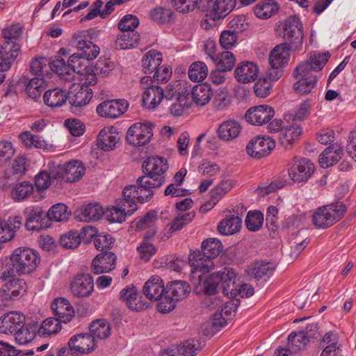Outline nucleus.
<instances>
[{
    "label": "nucleus",
    "mask_w": 356,
    "mask_h": 356,
    "mask_svg": "<svg viewBox=\"0 0 356 356\" xmlns=\"http://www.w3.org/2000/svg\"><path fill=\"white\" fill-rule=\"evenodd\" d=\"M220 290L231 298L238 295L242 298H249L254 294V288L251 285H236V274L232 269L227 268L209 275L204 280L200 277V282L195 289L197 293H204L209 296L217 293Z\"/></svg>",
    "instance_id": "obj_1"
},
{
    "label": "nucleus",
    "mask_w": 356,
    "mask_h": 356,
    "mask_svg": "<svg viewBox=\"0 0 356 356\" xmlns=\"http://www.w3.org/2000/svg\"><path fill=\"white\" fill-rule=\"evenodd\" d=\"M201 249V251H194L189 257L191 266L194 268L193 274L198 277V284L200 282V275H202V280L207 277L204 274L213 268L214 265L212 259L221 252L222 245L220 240L210 238L203 241Z\"/></svg>",
    "instance_id": "obj_2"
},
{
    "label": "nucleus",
    "mask_w": 356,
    "mask_h": 356,
    "mask_svg": "<svg viewBox=\"0 0 356 356\" xmlns=\"http://www.w3.org/2000/svg\"><path fill=\"white\" fill-rule=\"evenodd\" d=\"M346 212V205L341 202L321 206L312 216L314 225L320 229H326L339 221Z\"/></svg>",
    "instance_id": "obj_3"
},
{
    "label": "nucleus",
    "mask_w": 356,
    "mask_h": 356,
    "mask_svg": "<svg viewBox=\"0 0 356 356\" xmlns=\"http://www.w3.org/2000/svg\"><path fill=\"white\" fill-rule=\"evenodd\" d=\"M190 291L191 287L187 282L181 280L171 282L165 288L162 300L157 305L159 312H171L176 307L177 302L186 298Z\"/></svg>",
    "instance_id": "obj_4"
},
{
    "label": "nucleus",
    "mask_w": 356,
    "mask_h": 356,
    "mask_svg": "<svg viewBox=\"0 0 356 356\" xmlns=\"http://www.w3.org/2000/svg\"><path fill=\"white\" fill-rule=\"evenodd\" d=\"M10 261L17 270V275H26L33 272L40 261L39 254L29 248H17L10 255Z\"/></svg>",
    "instance_id": "obj_5"
},
{
    "label": "nucleus",
    "mask_w": 356,
    "mask_h": 356,
    "mask_svg": "<svg viewBox=\"0 0 356 356\" xmlns=\"http://www.w3.org/2000/svg\"><path fill=\"white\" fill-rule=\"evenodd\" d=\"M315 170L314 163L308 159L295 156L289 163L288 175L294 182H305Z\"/></svg>",
    "instance_id": "obj_6"
},
{
    "label": "nucleus",
    "mask_w": 356,
    "mask_h": 356,
    "mask_svg": "<svg viewBox=\"0 0 356 356\" xmlns=\"http://www.w3.org/2000/svg\"><path fill=\"white\" fill-rule=\"evenodd\" d=\"M125 201L128 202L131 211H136L137 203L143 204L150 201L154 197V193L152 189L147 188L142 185L136 184L125 186L122 191Z\"/></svg>",
    "instance_id": "obj_7"
},
{
    "label": "nucleus",
    "mask_w": 356,
    "mask_h": 356,
    "mask_svg": "<svg viewBox=\"0 0 356 356\" xmlns=\"http://www.w3.org/2000/svg\"><path fill=\"white\" fill-rule=\"evenodd\" d=\"M152 136V124L136 122L128 129L126 140L131 145L139 147L147 144Z\"/></svg>",
    "instance_id": "obj_8"
},
{
    "label": "nucleus",
    "mask_w": 356,
    "mask_h": 356,
    "mask_svg": "<svg viewBox=\"0 0 356 356\" xmlns=\"http://www.w3.org/2000/svg\"><path fill=\"white\" fill-rule=\"evenodd\" d=\"M55 168L57 172L55 176L68 183L78 181L86 172L83 163L78 160H72Z\"/></svg>",
    "instance_id": "obj_9"
},
{
    "label": "nucleus",
    "mask_w": 356,
    "mask_h": 356,
    "mask_svg": "<svg viewBox=\"0 0 356 356\" xmlns=\"http://www.w3.org/2000/svg\"><path fill=\"white\" fill-rule=\"evenodd\" d=\"M275 147L274 140L270 137L258 136L248 143L246 152L252 157L261 159L268 155Z\"/></svg>",
    "instance_id": "obj_10"
},
{
    "label": "nucleus",
    "mask_w": 356,
    "mask_h": 356,
    "mask_svg": "<svg viewBox=\"0 0 356 356\" xmlns=\"http://www.w3.org/2000/svg\"><path fill=\"white\" fill-rule=\"evenodd\" d=\"M330 54L329 53L321 54L318 51H312L309 54L307 60L300 63L296 67V71L300 75L312 72L321 70L328 61Z\"/></svg>",
    "instance_id": "obj_11"
},
{
    "label": "nucleus",
    "mask_w": 356,
    "mask_h": 356,
    "mask_svg": "<svg viewBox=\"0 0 356 356\" xmlns=\"http://www.w3.org/2000/svg\"><path fill=\"white\" fill-rule=\"evenodd\" d=\"M274 115L273 107L262 104L250 108L245 113V118L248 122L260 126L268 123Z\"/></svg>",
    "instance_id": "obj_12"
},
{
    "label": "nucleus",
    "mask_w": 356,
    "mask_h": 356,
    "mask_svg": "<svg viewBox=\"0 0 356 356\" xmlns=\"http://www.w3.org/2000/svg\"><path fill=\"white\" fill-rule=\"evenodd\" d=\"M70 290L74 297H89L94 291L92 277L86 273L78 274L71 282Z\"/></svg>",
    "instance_id": "obj_13"
},
{
    "label": "nucleus",
    "mask_w": 356,
    "mask_h": 356,
    "mask_svg": "<svg viewBox=\"0 0 356 356\" xmlns=\"http://www.w3.org/2000/svg\"><path fill=\"white\" fill-rule=\"evenodd\" d=\"M129 104L124 99L105 101L97 107V113L102 117L116 118L123 114L128 108Z\"/></svg>",
    "instance_id": "obj_14"
},
{
    "label": "nucleus",
    "mask_w": 356,
    "mask_h": 356,
    "mask_svg": "<svg viewBox=\"0 0 356 356\" xmlns=\"http://www.w3.org/2000/svg\"><path fill=\"white\" fill-rule=\"evenodd\" d=\"M92 97V90L86 86L74 83L67 94L70 104L74 107H82L88 104Z\"/></svg>",
    "instance_id": "obj_15"
},
{
    "label": "nucleus",
    "mask_w": 356,
    "mask_h": 356,
    "mask_svg": "<svg viewBox=\"0 0 356 356\" xmlns=\"http://www.w3.org/2000/svg\"><path fill=\"white\" fill-rule=\"evenodd\" d=\"M25 325V316L11 312L0 318V333L14 334Z\"/></svg>",
    "instance_id": "obj_16"
},
{
    "label": "nucleus",
    "mask_w": 356,
    "mask_h": 356,
    "mask_svg": "<svg viewBox=\"0 0 356 356\" xmlns=\"http://www.w3.org/2000/svg\"><path fill=\"white\" fill-rule=\"evenodd\" d=\"M200 347L197 341L188 339L179 344L171 345L162 352L161 356H195Z\"/></svg>",
    "instance_id": "obj_17"
},
{
    "label": "nucleus",
    "mask_w": 356,
    "mask_h": 356,
    "mask_svg": "<svg viewBox=\"0 0 356 356\" xmlns=\"http://www.w3.org/2000/svg\"><path fill=\"white\" fill-rule=\"evenodd\" d=\"M22 32V29L19 24H15L9 28H5L2 31L5 42L1 46L0 51H1L6 45L9 46L11 51L6 49V51H8L7 56L10 55L12 52L15 53V60L17 58L21 50V45L18 44L16 40L21 36ZM5 57L6 58V56Z\"/></svg>",
    "instance_id": "obj_18"
},
{
    "label": "nucleus",
    "mask_w": 356,
    "mask_h": 356,
    "mask_svg": "<svg viewBox=\"0 0 356 356\" xmlns=\"http://www.w3.org/2000/svg\"><path fill=\"white\" fill-rule=\"evenodd\" d=\"M25 227L28 230L39 231L47 227L46 213L39 207L27 208Z\"/></svg>",
    "instance_id": "obj_19"
},
{
    "label": "nucleus",
    "mask_w": 356,
    "mask_h": 356,
    "mask_svg": "<svg viewBox=\"0 0 356 356\" xmlns=\"http://www.w3.org/2000/svg\"><path fill=\"white\" fill-rule=\"evenodd\" d=\"M259 67L253 62L243 61L238 64L234 70L236 80L241 83L254 81L258 76Z\"/></svg>",
    "instance_id": "obj_20"
},
{
    "label": "nucleus",
    "mask_w": 356,
    "mask_h": 356,
    "mask_svg": "<svg viewBox=\"0 0 356 356\" xmlns=\"http://www.w3.org/2000/svg\"><path fill=\"white\" fill-rule=\"evenodd\" d=\"M120 296L132 310L142 311L147 307V302L142 300V296L134 286H127L120 291Z\"/></svg>",
    "instance_id": "obj_21"
},
{
    "label": "nucleus",
    "mask_w": 356,
    "mask_h": 356,
    "mask_svg": "<svg viewBox=\"0 0 356 356\" xmlns=\"http://www.w3.org/2000/svg\"><path fill=\"white\" fill-rule=\"evenodd\" d=\"M142 169L143 172L156 178H165V173L168 169V164L163 158L150 156L143 161Z\"/></svg>",
    "instance_id": "obj_22"
},
{
    "label": "nucleus",
    "mask_w": 356,
    "mask_h": 356,
    "mask_svg": "<svg viewBox=\"0 0 356 356\" xmlns=\"http://www.w3.org/2000/svg\"><path fill=\"white\" fill-rule=\"evenodd\" d=\"M165 289L162 279L159 276H152L143 286L144 295L152 301L162 300Z\"/></svg>",
    "instance_id": "obj_23"
},
{
    "label": "nucleus",
    "mask_w": 356,
    "mask_h": 356,
    "mask_svg": "<svg viewBox=\"0 0 356 356\" xmlns=\"http://www.w3.org/2000/svg\"><path fill=\"white\" fill-rule=\"evenodd\" d=\"M51 308L56 317L63 323L70 322L74 314V311L69 301L63 298H59L54 300Z\"/></svg>",
    "instance_id": "obj_24"
},
{
    "label": "nucleus",
    "mask_w": 356,
    "mask_h": 356,
    "mask_svg": "<svg viewBox=\"0 0 356 356\" xmlns=\"http://www.w3.org/2000/svg\"><path fill=\"white\" fill-rule=\"evenodd\" d=\"M144 90L142 101L143 106L148 109H154L164 99V90L157 84L150 85Z\"/></svg>",
    "instance_id": "obj_25"
},
{
    "label": "nucleus",
    "mask_w": 356,
    "mask_h": 356,
    "mask_svg": "<svg viewBox=\"0 0 356 356\" xmlns=\"http://www.w3.org/2000/svg\"><path fill=\"white\" fill-rule=\"evenodd\" d=\"M103 213V208L98 203L83 205L75 211L76 218L83 222L97 220L102 216Z\"/></svg>",
    "instance_id": "obj_26"
},
{
    "label": "nucleus",
    "mask_w": 356,
    "mask_h": 356,
    "mask_svg": "<svg viewBox=\"0 0 356 356\" xmlns=\"http://www.w3.org/2000/svg\"><path fill=\"white\" fill-rule=\"evenodd\" d=\"M131 207H129L125 198L121 200L117 207H113L106 211V218L111 222L121 223L126 220L128 216H131L135 211H130Z\"/></svg>",
    "instance_id": "obj_27"
},
{
    "label": "nucleus",
    "mask_w": 356,
    "mask_h": 356,
    "mask_svg": "<svg viewBox=\"0 0 356 356\" xmlns=\"http://www.w3.org/2000/svg\"><path fill=\"white\" fill-rule=\"evenodd\" d=\"M343 149L337 143L327 147L319 156V164L327 168L337 163L342 157Z\"/></svg>",
    "instance_id": "obj_28"
},
{
    "label": "nucleus",
    "mask_w": 356,
    "mask_h": 356,
    "mask_svg": "<svg viewBox=\"0 0 356 356\" xmlns=\"http://www.w3.org/2000/svg\"><path fill=\"white\" fill-rule=\"evenodd\" d=\"M70 341L81 355L92 353L97 347V342L89 333L73 335Z\"/></svg>",
    "instance_id": "obj_29"
},
{
    "label": "nucleus",
    "mask_w": 356,
    "mask_h": 356,
    "mask_svg": "<svg viewBox=\"0 0 356 356\" xmlns=\"http://www.w3.org/2000/svg\"><path fill=\"white\" fill-rule=\"evenodd\" d=\"M293 75L298 79V81L293 85V88L299 94L304 95L310 92L316 85V76L312 75L311 72L305 73V76L300 75L296 68Z\"/></svg>",
    "instance_id": "obj_30"
},
{
    "label": "nucleus",
    "mask_w": 356,
    "mask_h": 356,
    "mask_svg": "<svg viewBox=\"0 0 356 356\" xmlns=\"http://www.w3.org/2000/svg\"><path fill=\"white\" fill-rule=\"evenodd\" d=\"M242 219L235 214H228L220 220L218 225V231L222 235H232L240 231Z\"/></svg>",
    "instance_id": "obj_31"
},
{
    "label": "nucleus",
    "mask_w": 356,
    "mask_h": 356,
    "mask_svg": "<svg viewBox=\"0 0 356 356\" xmlns=\"http://www.w3.org/2000/svg\"><path fill=\"white\" fill-rule=\"evenodd\" d=\"M289 50H293L289 43L284 42L277 45L270 52L269 64L270 66L283 67L287 64L289 58Z\"/></svg>",
    "instance_id": "obj_32"
},
{
    "label": "nucleus",
    "mask_w": 356,
    "mask_h": 356,
    "mask_svg": "<svg viewBox=\"0 0 356 356\" xmlns=\"http://www.w3.org/2000/svg\"><path fill=\"white\" fill-rule=\"evenodd\" d=\"M241 131V124L233 120L222 122L217 130V134L221 140L229 141L236 138Z\"/></svg>",
    "instance_id": "obj_33"
},
{
    "label": "nucleus",
    "mask_w": 356,
    "mask_h": 356,
    "mask_svg": "<svg viewBox=\"0 0 356 356\" xmlns=\"http://www.w3.org/2000/svg\"><path fill=\"white\" fill-rule=\"evenodd\" d=\"M302 133V128L297 124L285 125L280 134V143L286 149H290L293 143L297 140Z\"/></svg>",
    "instance_id": "obj_34"
},
{
    "label": "nucleus",
    "mask_w": 356,
    "mask_h": 356,
    "mask_svg": "<svg viewBox=\"0 0 356 356\" xmlns=\"http://www.w3.org/2000/svg\"><path fill=\"white\" fill-rule=\"evenodd\" d=\"M119 140L118 133L113 131L112 128H104L98 134L97 145L104 151H111L113 149Z\"/></svg>",
    "instance_id": "obj_35"
},
{
    "label": "nucleus",
    "mask_w": 356,
    "mask_h": 356,
    "mask_svg": "<svg viewBox=\"0 0 356 356\" xmlns=\"http://www.w3.org/2000/svg\"><path fill=\"white\" fill-rule=\"evenodd\" d=\"M212 95L211 86L207 83L195 86L191 93L193 101L199 106L206 105Z\"/></svg>",
    "instance_id": "obj_36"
},
{
    "label": "nucleus",
    "mask_w": 356,
    "mask_h": 356,
    "mask_svg": "<svg viewBox=\"0 0 356 356\" xmlns=\"http://www.w3.org/2000/svg\"><path fill=\"white\" fill-rule=\"evenodd\" d=\"M139 40L140 36L136 31H122L117 36L114 46L117 49H131L137 46Z\"/></svg>",
    "instance_id": "obj_37"
},
{
    "label": "nucleus",
    "mask_w": 356,
    "mask_h": 356,
    "mask_svg": "<svg viewBox=\"0 0 356 356\" xmlns=\"http://www.w3.org/2000/svg\"><path fill=\"white\" fill-rule=\"evenodd\" d=\"M235 6L236 0H216L210 11L211 18L218 20L226 17Z\"/></svg>",
    "instance_id": "obj_38"
},
{
    "label": "nucleus",
    "mask_w": 356,
    "mask_h": 356,
    "mask_svg": "<svg viewBox=\"0 0 356 356\" xmlns=\"http://www.w3.org/2000/svg\"><path fill=\"white\" fill-rule=\"evenodd\" d=\"M67 99V92L57 88L48 90L43 95L44 104L50 107L61 106L66 102Z\"/></svg>",
    "instance_id": "obj_39"
},
{
    "label": "nucleus",
    "mask_w": 356,
    "mask_h": 356,
    "mask_svg": "<svg viewBox=\"0 0 356 356\" xmlns=\"http://www.w3.org/2000/svg\"><path fill=\"white\" fill-rule=\"evenodd\" d=\"M157 220V212L156 211H150L147 213L143 218L139 220L136 219L134 222L136 223L137 230H143L146 228L151 229V234L149 235L148 234L145 235V238L149 239L151 238L156 232L154 225Z\"/></svg>",
    "instance_id": "obj_40"
},
{
    "label": "nucleus",
    "mask_w": 356,
    "mask_h": 356,
    "mask_svg": "<svg viewBox=\"0 0 356 356\" xmlns=\"http://www.w3.org/2000/svg\"><path fill=\"white\" fill-rule=\"evenodd\" d=\"M49 67L65 81H71L74 78L69 60L66 62L63 58H57L49 63Z\"/></svg>",
    "instance_id": "obj_41"
},
{
    "label": "nucleus",
    "mask_w": 356,
    "mask_h": 356,
    "mask_svg": "<svg viewBox=\"0 0 356 356\" xmlns=\"http://www.w3.org/2000/svg\"><path fill=\"white\" fill-rule=\"evenodd\" d=\"M162 61V55L156 50H150L143 58L142 66L145 74L156 71Z\"/></svg>",
    "instance_id": "obj_42"
},
{
    "label": "nucleus",
    "mask_w": 356,
    "mask_h": 356,
    "mask_svg": "<svg viewBox=\"0 0 356 356\" xmlns=\"http://www.w3.org/2000/svg\"><path fill=\"white\" fill-rule=\"evenodd\" d=\"M90 334L93 340L105 339L111 334V327L109 323L104 319H99L93 321L90 325Z\"/></svg>",
    "instance_id": "obj_43"
},
{
    "label": "nucleus",
    "mask_w": 356,
    "mask_h": 356,
    "mask_svg": "<svg viewBox=\"0 0 356 356\" xmlns=\"http://www.w3.org/2000/svg\"><path fill=\"white\" fill-rule=\"evenodd\" d=\"M275 268V265L270 262L264 261H257L249 267V274L259 280L262 277L270 276Z\"/></svg>",
    "instance_id": "obj_44"
},
{
    "label": "nucleus",
    "mask_w": 356,
    "mask_h": 356,
    "mask_svg": "<svg viewBox=\"0 0 356 356\" xmlns=\"http://www.w3.org/2000/svg\"><path fill=\"white\" fill-rule=\"evenodd\" d=\"M279 9L278 5L272 0H266L258 3L254 9L256 16L261 19H268L274 15Z\"/></svg>",
    "instance_id": "obj_45"
},
{
    "label": "nucleus",
    "mask_w": 356,
    "mask_h": 356,
    "mask_svg": "<svg viewBox=\"0 0 356 356\" xmlns=\"http://www.w3.org/2000/svg\"><path fill=\"white\" fill-rule=\"evenodd\" d=\"M7 293L11 296L12 300L22 296L26 291V283L23 279L15 278L3 285Z\"/></svg>",
    "instance_id": "obj_46"
},
{
    "label": "nucleus",
    "mask_w": 356,
    "mask_h": 356,
    "mask_svg": "<svg viewBox=\"0 0 356 356\" xmlns=\"http://www.w3.org/2000/svg\"><path fill=\"white\" fill-rule=\"evenodd\" d=\"M56 168H52L49 172L47 171L40 172L35 177V186L36 188L40 191L46 190L51 183L58 179V176H55L56 173Z\"/></svg>",
    "instance_id": "obj_47"
},
{
    "label": "nucleus",
    "mask_w": 356,
    "mask_h": 356,
    "mask_svg": "<svg viewBox=\"0 0 356 356\" xmlns=\"http://www.w3.org/2000/svg\"><path fill=\"white\" fill-rule=\"evenodd\" d=\"M285 42L289 43V47L294 51L299 50L303 42V30L283 31L282 35Z\"/></svg>",
    "instance_id": "obj_48"
},
{
    "label": "nucleus",
    "mask_w": 356,
    "mask_h": 356,
    "mask_svg": "<svg viewBox=\"0 0 356 356\" xmlns=\"http://www.w3.org/2000/svg\"><path fill=\"white\" fill-rule=\"evenodd\" d=\"M211 298L205 299L204 302V305L207 307H209L212 309L216 308V307L221 306V311L220 312L222 313V315L229 320V316H232V312H235L236 307L238 306V300H235L232 301H229L226 303L224 307L221 305V301L220 299L215 298L213 302H211Z\"/></svg>",
    "instance_id": "obj_49"
},
{
    "label": "nucleus",
    "mask_w": 356,
    "mask_h": 356,
    "mask_svg": "<svg viewBox=\"0 0 356 356\" xmlns=\"http://www.w3.org/2000/svg\"><path fill=\"white\" fill-rule=\"evenodd\" d=\"M188 74L191 81H202L208 75V67L203 62H194L191 65Z\"/></svg>",
    "instance_id": "obj_50"
},
{
    "label": "nucleus",
    "mask_w": 356,
    "mask_h": 356,
    "mask_svg": "<svg viewBox=\"0 0 356 356\" xmlns=\"http://www.w3.org/2000/svg\"><path fill=\"white\" fill-rule=\"evenodd\" d=\"M213 62L218 69L224 71H230L234 67L236 59L234 55L228 51H224L217 54Z\"/></svg>",
    "instance_id": "obj_51"
},
{
    "label": "nucleus",
    "mask_w": 356,
    "mask_h": 356,
    "mask_svg": "<svg viewBox=\"0 0 356 356\" xmlns=\"http://www.w3.org/2000/svg\"><path fill=\"white\" fill-rule=\"evenodd\" d=\"M6 49L8 51H11L10 47L8 45H6V47L0 51V85L5 79L4 72L9 70L15 61V52H12L11 54L6 56V58L4 57L8 54Z\"/></svg>",
    "instance_id": "obj_52"
},
{
    "label": "nucleus",
    "mask_w": 356,
    "mask_h": 356,
    "mask_svg": "<svg viewBox=\"0 0 356 356\" xmlns=\"http://www.w3.org/2000/svg\"><path fill=\"white\" fill-rule=\"evenodd\" d=\"M15 341L20 345L31 342L36 336L35 329L31 325H24L14 334Z\"/></svg>",
    "instance_id": "obj_53"
},
{
    "label": "nucleus",
    "mask_w": 356,
    "mask_h": 356,
    "mask_svg": "<svg viewBox=\"0 0 356 356\" xmlns=\"http://www.w3.org/2000/svg\"><path fill=\"white\" fill-rule=\"evenodd\" d=\"M172 11L166 8L156 7L149 11V16L152 21L158 24L169 23L171 20Z\"/></svg>",
    "instance_id": "obj_54"
},
{
    "label": "nucleus",
    "mask_w": 356,
    "mask_h": 356,
    "mask_svg": "<svg viewBox=\"0 0 356 356\" xmlns=\"http://www.w3.org/2000/svg\"><path fill=\"white\" fill-rule=\"evenodd\" d=\"M143 173L144 175L143 176L139 177L136 179V184L142 185L147 188L153 191L154 188H160L165 182V178H156L147 172Z\"/></svg>",
    "instance_id": "obj_55"
},
{
    "label": "nucleus",
    "mask_w": 356,
    "mask_h": 356,
    "mask_svg": "<svg viewBox=\"0 0 356 356\" xmlns=\"http://www.w3.org/2000/svg\"><path fill=\"white\" fill-rule=\"evenodd\" d=\"M46 214L49 220L55 221L65 220L70 216L67 206L60 203L52 206Z\"/></svg>",
    "instance_id": "obj_56"
},
{
    "label": "nucleus",
    "mask_w": 356,
    "mask_h": 356,
    "mask_svg": "<svg viewBox=\"0 0 356 356\" xmlns=\"http://www.w3.org/2000/svg\"><path fill=\"white\" fill-rule=\"evenodd\" d=\"M245 222L248 230L256 232L259 230L263 225L264 216L260 211H249Z\"/></svg>",
    "instance_id": "obj_57"
},
{
    "label": "nucleus",
    "mask_w": 356,
    "mask_h": 356,
    "mask_svg": "<svg viewBox=\"0 0 356 356\" xmlns=\"http://www.w3.org/2000/svg\"><path fill=\"white\" fill-rule=\"evenodd\" d=\"M309 342L308 339L301 332H292L288 337V347L293 353H296L303 348Z\"/></svg>",
    "instance_id": "obj_58"
},
{
    "label": "nucleus",
    "mask_w": 356,
    "mask_h": 356,
    "mask_svg": "<svg viewBox=\"0 0 356 356\" xmlns=\"http://www.w3.org/2000/svg\"><path fill=\"white\" fill-rule=\"evenodd\" d=\"M68 60L74 76L75 74L80 75L89 67L88 66V61L80 54H74L68 58Z\"/></svg>",
    "instance_id": "obj_59"
},
{
    "label": "nucleus",
    "mask_w": 356,
    "mask_h": 356,
    "mask_svg": "<svg viewBox=\"0 0 356 356\" xmlns=\"http://www.w3.org/2000/svg\"><path fill=\"white\" fill-rule=\"evenodd\" d=\"M81 241L79 232L71 230L61 236L60 243L65 248L74 249L79 246Z\"/></svg>",
    "instance_id": "obj_60"
},
{
    "label": "nucleus",
    "mask_w": 356,
    "mask_h": 356,
    "mask_svg": "<svg viewBox=\"0 0 356 356\" xmlns=\"http://www.w3.org/2000/svg\"><path fill=\"white\" fill-rule=\"evenodd\" d=\"M43 83L44 79L42 78L35 77L31 79L26 86L28 95L33 99L40 97L43 90Z\"/></svg>",
    "instance_id": "obj_61"
},
{
    "label": "nucleus",
    "mask_w": 356,
    "mask_h": 356,
    "mask_svg": "<svg viewBox=\"0 0 356 356\" xmlns=\"http://www.w3.org/2000/svg\"><path fill=\"white\" fill-rule=\"evenodd\" d=\"M139 25L138 18L131 14L124 15L118 24V27L121 31H135V29Z\"/></svg>",
    "instance_id": "obj_62"
},
{
    "label": "nucleus",
    "mask_w": 356,
    "mask_h": 356,
    "mask_svg": "<svg viewBox=\"0 0 356 356\" xmlns=\"http://www.w3.org/2000/svg\"><path fill=\"white\" fill-rule=\"evenodd\" d=\"M114 239L110 234H99L94 239L96 249L101 252H107L113 247Z\"/></svg>",
    "instance_id": "obj_63"
},
{
    "label": "nucleus",
    "mask_w": 356,
    "mask_h": 356,
    "mask_svg": "<svg viewBox=\"0 0 356 356\" xmlns=\"http://www.w3.org/2000/svg\"><path fill=\"white\" fill-rule=\"evenodd\" d=\"M273 85L266 78L259 79L254 86L255 95L260 98L268 96L272 91Z\"/></svg>",
    "instance_id": "obj_64"
}]
</instances>
